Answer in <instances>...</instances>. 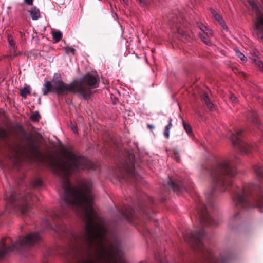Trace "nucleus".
Wrapping results in <instances>:
<instances>
[{
	"label": "nucleus",
	"instance_id": "a19ab883",
	"mask_svg": "<svg viewBox=\"0 0 263 263\" xmlns=\"http://www.w3.org/2000/svg\"><path fill=\"white\" fill-rule=\"evenodd\" d=\"M207 27L205 26V25H203V27H201V30L203 32V31L207 29Z\"/></svg>",
	"mask_w": 263,
	"mask_h": 263
},
{
	"label": "nucleus",
	"instance_id": "37998d69",
	"mask_svg": "<svg viewBox=\"0 0 263 263\" xmlns=\"http://www.w3.org/2000/svg\"><path fill=\"white\" fill-rule=\"evenodd\" d=\"M72 130H73V132L74 133H77V130L76 129V128L75 127H73L72 128Z\"/></svg>",
	"mask_w": 263,
	"mask_h": 263
},
{
	"label": "nucleus",
	"instance_id": "f03ea898",
	"mask_svg": "<svg viewBox=\"0 0 263 263\" xmlns=\"http://www.w3.org/2000/svg\"><path fill=\"white\" fill-rule=\"evenodd\" d=\"M99 82L97 76L87 73L79 81L67 84L61 79L60 74L55 73L52 82L47 81L44 85L43 95L46 96L52 91L63 95H66L68 92L79 93L84 100H87L92 96V90L98 87Z\"/></svg>",
	"mask_w": 263,
	"mask_h": 263
},
{
	"label": "nucleus",
	"instance_id": "dca6fc26",
	"mask_svg": "<svg viewBox=\"0 0 263 263\" xmlns=\"http://www.w3.org/2000/svg\"><path fill=\"white\" fill-rule=\"evenodd\" d=\"M172 119L170 118L168 124L165 127L164 130V135L167 138H169L170 137V130L172 127Z\"/></svg>",
	"mask_w": 263,
	"mask_h": 263
},
{
	"label": "nucleus",
	"instance_id": "7c9ffc66",
	"mask_svg": "<svg viewBox=\"0 0 263 263\" xmlns=\"http://www.w3.org/2000/svg\"><path fill=\"white\" fill-rule=\"evenodd\" d=\"M203 34L206 35L208 37H211L213 35V31L208 28L203 31Z\"/></svg>",
	"mask_w": 263,
	"mask_h": 263
},
{
	"label": "nucleus",
	"instance_id": "b1692460",
	"mask_svg": "<svg viewBox=\"0 0 263 263\" xmlns=\"http://www.w3.org/2000/svg\"><path fill=\"white\" fill-rule=\"evenodd\" d=\"M235 50L237 57H238L243 63L246 62L247 61V58L243 53L241 52L238 49H235Z\"/></svg>",
	"mask_w": 263,
	"mask_h": 263
},
{
	"label": "nucleus",
	"instance_id": "1a4fd4ad",
	"mask_svg": "<svg viewBox=\"0 0 263 263\" xmlns=\"http://www.w3.org/2000/svg\"><path fill=\"white\" fill-rule=\"evenodd\" d=\"M167 185L172 187L175 192H181L184 190L186 192L191 191L193 187L191 182H187L185 181L175 180H173L171 178L167 181Z\"/></svg>",
	"mask_w": 263,
	"mask_h": 263
},
{
	"label": "nucleus",
	"instance_id": "ea45409f",
	"mask_svg": "<svg viewBox=\"0 0 263 263\" xmlns=\"http://www.w3.org/2000/svg\"><path fill=\"white\" fill-rule=\"evenodd\" d=\"M147 126V128L150 129H153L155 127L153 125H151V124H148Z\"/></svg>",
	"mask_w": 263,
	"mask_h": 263
},
{
	"label": "nucleus",
	"instance_id": "c85d7f7f",
	"mask_svg": "<svg viewBox=\"0 0 263 263\" xmlns=\"http://www.w3.org/2000/svg\"><path fill=\"white\" fill-rule=\"evenodd\" d=\"M142 7H146L150 3L151 0H136Z\"/></svg>",
	"mask_w": 263,
	"mask_h": 263
},
{
	"label": "nucleus",
	"instance_id": "393cba45",
	"mask_svg": "<svg viewBox=\"0 0 263 263\" xmlns=\"http://www.w3.org/2000/svg\"><path fill=\"white\" fill-rule=\"evenodd\" d=\"M183 125L184 130L187 134L189 135H191L192 131L191 126L189 124L186 123L184 120H183Z\"/></svg>",
	"mask_w": 263,
	"mask_h": 263
},
{
	"label": "nucleus",
	"instance_id": "20e7f679",
	"mask_svg": "<svg viewBox=\"0 0 263 263\" xmlns=\"http://www.w3.org/2000/svg\"><path fill=\"white\" fill-rule=\"evenodd\" d=\"M42 240L39 233L32 232L26 236H20L17 241L11 246L9 243L12 241L11 238H3L0 240V258L4 257L11 252L21 253L27 249L39 243Z\"/></svg>",
	"mask_w": 263,
	"mask_h": 263
},
{
	"label": "nucleus",
	"instance_id": "a211bd4d",
	"mask_svg": "<svg viewBox=\"0 0 263 263\" xmlns=\"http://www.w3.org/2000/svg\"><path fill=\"white\" fill-rule=\"evenodd\" d=\"M30 93V88L29 85H26L23 88L20 90V95L23 98H26L27 96Z\"/></svg>",
	"mask_w": 263,
	"mask_h": 263
},
{
	"label": "nucleus",
	"instance_id": "f8f14e48",
	"mask_svg": "<svg viewBox=\"0 0 263 263\" xmlns=\"http://www.w3.org/2000/svg\"><path fill=\"white\" fill-rule=\"evenodd\" d=\"M123 216L129 221L132 220L135 216V210L133 208L129 207L122 211Z\"/></svg>",
	"mask_w": 263,
	"mask_h": 263
},
{
	"label": "nucleus",
	"instance_id": "4be33fe9",
	"mask_svg": "<svg viewBox=\"0 0 263 263\" xmlns=\"http://www.w3.org/2000/svg\"><path fill=\"white\" fill-rule=\"evenodd\" d=\"M199 36L200 39L207 45H211L212 43L209 40L210 37H208L206 35H205L203 33H199Z\"/></svg>",
	"mask_w": 263,
	"mask_h": 263
},
{
	"label": "nucleus",
	"instance_id": "e433bc0d",
	"mask_svg": "<svg viewBox=\"0 0 263 263\" xmlns=\"http://www.w3.org/2000/svg\"><path fill=\"white\" fill-rule=\"evenodd\" d=\"M74 51H75V49L73 48H69L68 50H67V52H71L73 54H74Z\"/></svg>",
	"mask_w": 263,
	"mask_h": 263
},
{
	"label": "nucleus",
	"instance_id": "6e6552de",
	"mask_svg": "<svg viewBox=\"0 0 263 263\" xmlns=\"http://www.w3.org/2000/svg\"><path fill=\"white\" fill-rule=\"evenodd\" d=\"M116 172L117 176L124 180L125 179L124 176V173L127 174L133 178H136L137 177V174L135 170L134 165L133 162L130 160L126 161L121 166H118V168Z\"/></svg>",
	"mask_w": 263,
	"mask_h": 263
},
{
	"label": "nucleus",
	"instance_id": "6ab92c4d",
	"mask_svg": "<svg viewBox=\"0 0 263 263\" xmlns=\"http://www.w3.org/2000/svg\"><path fill=\"white\" fill-rule=\"evenodd\" d=\"M10 136V133L4 128L0 127V138L2 140H6Z\"/></svg>",
	"mask_w": 263,
	"mask_h": 263
},
{
	"label": "nucleus",
	"instance_id": "2f4dec72",
	"mask_svg": "<svg viewBox=\"0 0 263 263\" xmlns=\"http://www.w3.org/2000/svg\"><path fill=\"white\" fill-rule=\"evenodd\" d=\"M219 24H220L223 30L227 31H229V28L224 21H223Z\"/></svg>",
	"mask_w": 263,
	"mask_h": 263
},
{
	"label": "nucleus",
	"instance_id": "72a5a7b5",
	"mask_svg": "<svg viewBox=\"0 0 263 263\" xmlns=\"http://www.w3.org/2000/svg\"><path fill=\"white\" fill-rule=\"evenodd\" d=\"M34 0H24V2L25 4L28 6H32L33 5Z\"/></svg>",
	"mask_w": 263,
	"mask_h": 263
},
{
	"label": "nucleus",
	"instance_id": "39448f33",
	"mask_svg": "<svg viewBox=\"0 0 263 263\" xmlns=\"http://www.w3.org/2000/svg\"><path fill=\"white\" fill-rule=\"evenodd\" d=\"M19 190L12 189L9 197L4 196L6 202V210L8 212L16 211L20 212L22 215L29 216L31 212L30 201H34L36 197L32 193L25 192L23 194L18 193Z\"/></svg>",
	"mask_w": 263,
	"mask_h": 263
},
{
	"label": "nucleus",
	"instance_id": "7ed1b4c3",
	"mask_svg": "<svg viewBox=\"0 0 263 263\" xmlns=\"http://www.w3.org/2000/svg\"><path fill=\"white\" fill-rule=\"evenodd\" d=\"M184 240L190 243L193 249L199 253L202 256L203 263H228L230 260V255L228 253L220 255L217 258L214 252L204 243L206 233L203 228L199 230L183 233Z\"/></svg>",
	"mask_w": 263,
	"mask_h": 263
},
{
	"label": "nucleus",
	"instance_id": "c03bdc74",
	"mask_svg": "<svg viewBox=\"0 0 263 263\" xmlns=\"http://www.w3.org/2000/svg\"><path fill=\"white\" fill-rule=\"evenodd\" d=\"M123 1L124 3L127 4L128 2V0H123Z\"/></svg>",
	"mask_w": 263,
	"mask_h": 263
},
{
	"label": "nucleus",
	"instance_id": "f3484780",
	"mask_svg": "<svg viewBox=\"0 0 263 263\" xmlns=\"http://www.w3.org/2000/svg\"><path fill=\"white\" fill-rule=\"evenodd\" d=\"M203 100H204L205 103L206 104L208 108L210 110H212L214 107V105L213 102L211 101L209 96L206 95H205L203 96Z\"/></svg>",
	"mask_w": 263,
	"mask_h": 263
},
{
	"label": "nucleus",
	"instance_id": "f704fd0d",
	"mask_svg": "<svg viewBox=\"0 0 263 263\" xmlns=\"http://www.w3.org/2000/svg\"><path fill=\"white\" fill-rule=\"evenodd\" d=\"M231 100L234 102H237V98L234 95H232L230 97Z\"/></svg>",
	"mask_w": 263,
	"mask_h": 263
},
{
	"label": "nucleus",
	"instance_id": "2eb2a0df",
	"mask_svg": "<svg viewBox=\"0 0 263 263\" xmlns=\"http://www.w3.org/2000/svg\"><path fill=\"white\" fill-rule=\"evenodd\" d=\"M18 127L20 130L22 140L26 142V144L32 141V136L28 134L22 126L19 125Z\"/></svg>",
	"mask_w": 263,
	"mask_h": 263
},
{
	"label": "nucleus",
	"instance_id": "423d86ee",
	"mask_svg": "<svg viewBox=\"0 0 263 263\" xmlns=\"http://www.w3.org/2000/svg\"><path fill=\"white\" fill-rule=\"evenodd\" d=\"M243 130L236 129L234 130H230L227 137L231 140L233 146L240 151L243 154L249 155L251 152V146L244 140Z\"/></svg>",
	"mask_w": 263,
	"mask_h": 263
},
{
	"label": "nucleus",
	"instance_id": "bb28decb",
	"mask_svg": "<svg viewBox=\"0 0 263 263\" xmlns=\"http://www.w3.org/2000/svg\"><path fill=\"white\" fill-rule=\"evenodd\" d=\"M41 117L38 112H35L30 116V119L33 121H38Z\"/></svg>",
	"mask_w": 263,
	"mask_h": 263
},
{
	"label": "nucleus",
	"instance_id": "4c0bfd02",
	"mask_svg": "<svg viewBox=\"0 0 263 263\" xmlns=\"http://www.w3.org/2000/svg\"><path fill=\"white\" fill-rule=\"evenodd\" d=\"M203 24L202 23H200V22H198L197 23V26L198 27L201 29V27H203Z\"/></svg>",
	"mask_w": 263,
	"mask_h": 263
},
{
	"label": "nucleus",
	"instance_id": "a878e982",
	"mask_svg": "<svg viewBox=\"0 0 263 263\" xmlns=\"http://www.w3.org/2000/svg\"><path fill=\"white\" fill-rule=\"evenodd\" d=\"M142 234L145 237H149L152 236V234L151 231L148 229L147 227H145L144 228L143 231H142Z\"/></svg>",
	"mask_w": 263,
	"mask_h": 263
},
{
	"label": "nucleus",
	"instance_id": "c9c22d12",
	"mask_svg": "<svg viewBox=\"0 0 263 263\" xmlns=\"http://www.w3.org/2000/svg\"><path fill=\"white\" fill-rule=\"evenodd\" d=\"M159 263H168L167 261L165 258L159 259Z\"/></svg>",
	"mask_w": 263,
	"mask_h": 263
},
{
	"label": "nucleus",
	"instance_id": "5701e85b",
	"mask_svg": "<svg viewBox=\"0 0 263 263\" xmlns=\"http://www.w3.org/2000/svg\"><path fill=\"white\" fill-rule=\"evenodd\" d=\"M211 12L215 20H216L219 23L223 21L222 16L217 13L215 10L211 9Z\"/></svg>",
	"mask_w": 263,
	"mask_h": 263
},
{
	"label": "nucleus",
	"instance_id": "9d476101",
	"mask_svg": "<svg viewBox=\"0 0 263 263\" xmlns=\"http://www.w3.org/2000/svg\"><path fill=\"white\" fill-rule=\"evenodd\" d=\"M261 53L256 49H254L252 50L251 59L262 71H263V63L261 60Z\"/></svg>",
	"mask_w": 263,
	"mask_h": 263
},
{
	"label": "nucleus",
	"instance_id": "473e14b6",
	"mask_svg": "<svg viewBox=\"0 0 263 263\" xmlns=\"http://www.w3.org/2000/svg\"><path fill=\"white\" fill-rule=\"evenodd\" d=\"M238 217H239V212L236 211V213L234 215L232 219V220L234 221L236 220L238 218Z\"/></svg>",
	"mask_w": 263,
	"mask_h": 263
},
{
	"label": "nucleus",
	"instance_id": "ddd939ff",
	"mask_svg": "<svg viewBox=\"0 0 263 263\" xmlns=\"http://www.w3.org/2000/svg\"><path fill=\"white\" fill-rule=\"evenodd\" d=\"M28 12L33 20H37L41 17L40 10L36 6H32Z\"/></svg>",
	"mask_w": 263,
	"mask_h": 263
},
{
	"label": "nucleus",
	"instance_id": "79ce46f5",
	"mask_svg": "<svg viewBox=\"0 0 263 263\" xmlns=\"http://www.w3.org/2000/svg\"><path fill=\"white\" fill-rule=\"evenodd\" d=\"M86 260H94L92 259V258H91V255L88 254V258Z\"/></svg>",
	"mask_w": 263,
	"mask_h": 263
},
{
	"label": "nucleus",
	"instance_id": "f257e3e1",
	"mask_svg": "<svg viewBox=\"0 0 263 263\" xmlns=\"http://www.w3.org/2000/svg\"><path fill=\"white\" fill-rule=\"evenodd\" d=\"M239 160V158L235 155L234 158L218 160L206 168L213 186L205 192L207 204L201 202L200 199L197 203V213L202 227L216 226L219 223L215 216L212 215L209 210L215 208L213 200L217 191L233 193L232 198L236 211L257 208L262 212V167L258 164L253 167L258 179L257 183H249L240 187L233 184L232 180L237 174L236 163Z\"/></svg>",
	"mask_w": 263,
	"mask_h": 263
},
{
	"label": "nucleus",
	"instance_id": "cd10ccee",
	"mask_svg": "<svg viewBox=\"0 0 263 263\" xmlns=\"http://www.w3.org/2000/svg\"><path fill=\"white\" fill-rule=\"evenodd\" d=\"M8 41L10 46L11 47L12 49L15 50L16 49V46L15 44V42L12 39L11 36L8 37Z\"/></svg>",
	"mask_w": 263,
	"mask_h": 263
},
{
	"label": "nucleus",
	"instance_id": "a18cd8bd",
	"mask_svg": "<svg viewBox=\"0 0 263 263\" xmlns=\"http://www.w3.org/2000/svg\"><path fill=\"white\" fill-rule=\"evenodd\" d=\"M136 57H137V58H139V56H138V55H137V54L136 55Z\"/></svg>",
	"mask_w": 263,
	"mask_h": 263
},
{
	"label": "nucleus",
	"instance_id": "58836bf2",
	"mask_svg": "<svg viewBox=\"0 0 263 263\" xmlns=\"http://www.w3.org/2000/svg\"><path fill=\"white\" fill-rule=\"evenodd\" d=\"M147 199H148V201H149V202H151V203H153V201H154V199H153L152 197H149V196H148V197H147Z\"/></svg>",
	"mask_w": 263,
	"mask_h": 263
},
{
	"label": "nucleus",
	"instance_id": "c756f323",
	"mask_svg": "<svg viewBox=\"0 0 263 263\" xmlns=\"http://www.w3.org/2000/svg\"><path fill=\"white\" fill-rule=\"evenodd\" d=\"M33 184L35 187H40L42 185V181L39 179H36L33 181Z\"/></svg>",
	"mask_w": 263,
	"mask_h": 263
},
{
	"label": "nucleus",
	"instance_id": "4468645a",
	"mask_svg": "<svg viewBox=\"0 0 263 263\" xmlns=\"http://www.w3.org/2000/svg\"><path fill=\"white\" fill-rule=\"evenodd\" d=\"M247 118L254 124L257 126L259 125V122L258 119V114L255 111H249L247 114Z\"/></svg>",
	"mask_w": 263,
	"mask_h": 263
},
{
	"label": "nucleus",
	"instance_id": "412c9836",
	"mask_svg": "<svg viewBox=\"0 0 263 263\" xmlns=\"http://www.w3.org/2000/svg\"><path fill=\"white\" fill-rule=\"evenodd\" d=\"M52 37L55 42H59L62 37V33L60 31H56L52 33Z\"/></svg>",
	"mask_w": 263,
	"mask_h": 263
},
{
	"label": "nucleus",
	"instance_id": "0eeeda50",
	"mask_svg": "<svg viewBox=\"0 0 263 263\" xmlns=\"http://www.w3.org/2000/svg\"><path fill=\"white\" fill-rule=\"evenodd\" d=\"M250 7L255 14L254 26L253 34L256 38L263 40V13L260 8L254 0H247Z\"/></svg>",
	"mask_w": 263,
	"mask_h": 263
},
{
	"label": "nucleus",
	"instance_id": "9b49d317",
	"mask_svg": "<svg viewBox=\"0 0 263 263\" xmlns=\"http://www.w3.org/2000/svg\"><path fill=\"white\" fill-rule=\"evenodd\" d=\"M28 151L32 155L39 156L41 154L39 146L32 141L26 144V145Z\"/></svg>",
	"mask_w": 263,
	"mask_h": 263
},
{
	"label": "nucleus",
	"instance_id": "aec40b11",
	"mask_svg": "<svg viewBox=\"0 0 263 263\" xmlns=\"http://www.w3.org/2000/svg\"><path fill=\"white\" fill-rule=\"evenodd\" d=\"M173 27H175L177 29V32L181 34L183 37L187 39L188 36L187 33L186 32L183 31L180 26L177 23L174 26H173Z\"/></svg>",
	"mask_w": 263,
	"mask_h": 263
}]
</instances>
